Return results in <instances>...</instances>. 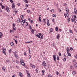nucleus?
Masks as SVG:
<instances>
[{
    "mask_svg": "<svg viewBox=\"0 0 77 77\" xmlns=\"http://www.w3.org/2000/svg\"><path fill=\"white\" fill-rule=\"evenodd\" d=\"M20 62L21 63V64L23 66H24V65H25V63L24 62V61L22 59H21L20 60Z\"/></svg>",
    "mask_w": 77,
    "mask_h": 77,
    "instance_id": "f257e3e1",
    "label": "nucleus"
},
{
    "mask_svg": "<svg viewBox=\"0 0 77 77\" xmlns=\"http://www.w3.org/2000/svg\"><path fill=\"white\" fill-rule=\"evenodd\" d=\"M56 56V55H54L53 56V58L54 59V60L55 62H56L57 60Z\"/></svg>",
    "mask_w": 77,
    "mask_h": 77,
    "instance_id": "f03ea898",
    "label": "nucleus"
},
{
    "mask_svg": "<svg viewBox=\"0 0 77 77\" xmlns=\"http://www.w3.org/2000/svg\"><path fill=\"white\" fill-rule=\"evenodd\" d=\"M3 51H2V53H4V54H5V55H6V54L5 52V51H6V49L5 48H3Z\"/></svg>",
    "mask_w": 77,
    "mask_h": 77,
    "instance_id": "7ed1b4c3",
    "label": "nucleus"
},
{
    "mask_svg": "<svg viewBox=\"0 0 77 77\" xmlns=\"http://www.w3.org/2000/svg\"><path fill=\"white\" fill-rule=\"evenodd\" d=\"M77 18V17L76 16H73V17H72V19L74 20H76V19Z\"/></svg>",
    "mask_w": 77,
    "mask_h": 77,
    "instance_id": "20e7f679",
    "label": "nucleus"
},
{
    "mask_svg": "<svg viewBox=\"0 0 77 77\" xmlns=\"http://www.w3.org/2000/svg\"><path fill=\"white\" fill-rule=\"evenodd\" d=\"M46 64L45 62V61H43L42 62V65H43V66H44L45 67L46 66Z\"/></svg>",
    "mask_w": 77,
    "mask_h": 77,
    "instance_id": "39448f33",
    "label": "nucleus"
},
{
    "mask_svg": "<svg viewBox=\"0 0 77 77\" xmlns=\"http://www.w3.org/2000/svg\"><path fill=\"white\" fill-rule=\"evenodd\" d=\"M30 66H31V67L33 69H35V65H33V64H30Z\"/></svg>",
    "mask_w": 77,
    "mask_h": 77,
    "instance_id": "423d86ee",
    "label": "nucleus"
},
{
    "mask_svg": "<svg viewBox=\"0 0 77 77\" xmlns=\"http://www.w3.org/2000/svg\"><path fill=\"white\" fill-rule=\"evenodd\" d=\"M22 20V21H21V24L22 26H24V25H23V24H24L25 23V22H24V20Z\"/></svg>",
    "mask_w": 77,
    "mask_h": 77,
    "instance_id": "0eeeda50",
    "label": "nucleus"
},
{
    "mask_svg": "<svg viewBox=\"0 0 77 77\" xmlns=\"http://www.w3.org/2000/svg\"><path fill=\"white\" fill-rule=\"evenodd\" d=\"M74 13L75 14H77V10L76 8H74Z\"/></svg>",
    "mask_w": 77,
    "mask_h": 77,
    "instance_id": "6e6552de",
    "label": "nucleus"
},
{
    "mask_svg": "<svg viewBox=\"0 0 77 77\" xmlns=\"http://www.w3.org/2000/svg\"><path fill=\"white\" fill-rule=\"evenodd\" d=\"M47 25L48 26H50V23H49V20H48V19H47Z\"/></svg>",
    "mask_w": 77,
    "mask_h": 77,
    "instance_id": "1a4fd4ad",
    "label": "nucleus"
},
{
    "mask_svg": "<svg viewBox=\"0 0 77 77\" xmlns=\"http://www.w3.org/2000/svg\"><path fill=\"white\" fill-rule=\"evenodd\" d=\"M66 11L67 14H68L69 12V9L68 8H66Z\"/></svg>",
    "mask_w": 77,
    "mask_h": 77,
    "instance_id": "9d476101",
    "label": "nucleus"
},
{
    "mask_svg": "<svg viewBox=\"0 0 77 77\" xmlns=\"http://www.w3.org/2000/svg\"><path fill=\"white\" fill-rule=\"evenodd\" d=\"M6 10L7 11V12H9L10 11H9V8H8L7 7V6L6 7Z\"/></svg>",
    "mask_w": 77,
    "mask_h": 77,
    "instance_id": "9b49d317",
    "label": "nucleus"
},
{
    "mask_svg": "<svg viewBox=\"0 0 77 77\" xmlns=\"http://www.w3.org/2000/svg\"><path fill=\"white\" fill-rule=\"evenodd\" d=\"M67 48L66 49L67 52L69 53L70 51V50L68 47H67Z\"/></svg>",
    "mask_w": 77,
    "mask_h": 77,
    "instance_id": "f8f14e48",
    "label": "nucleus"
},
{
    "mask_svg": "<svg viewBox=\"0 0 77 77\" xmlns=\"http://www.w3.org/2000/svg\"><path fill=\"white\" fill-rule=\"evenodd\" d=\"M3 34L1 32H0V38H2V36Z\"/></svg>",
    "mask_w": 77,
    "mask_h": 77,
    "instance_id": "ddd939ff",
    "label": "nucleus"
},
{
    "mask_svg": "<svg viewBox=\"0 0 77 77\" xmlns=\"http://www.w3.org/2000/svg\"><path fill=\"white\" fill-rule=\"evenodd\" d=\"M15 6L14 5V3H13L12 6V8H15Z\"/></svg>",
    "mask_w": 77,
    "mask_h": 77,
    "instance_id": "4468645a",
    "label": "nucleus"
},
{
    "mask_svg": "<svg viewBox=\"0 0 77 77\" xmlns=\"http://www.w3.org/2000/svg\"><path fill=\"white\" fill-rule=\"evenodd\" d=\"M19 76L20 77H22V74L21 72H19Z\"/></svg>",
    "mask_w": 77,
    "mask_h": 77,
    "instance_id": "2eb2a0df",
    "label": "nucleus"
},
{
    "mask_svg": "<svg viewBox=\"0 0 77 77\" xmlns=\"http://www.w3.org/2000/svg\"><path fill=\"white\" fill-rule=\"evenodd\" d=\"M20 17H21V20H23V19L24 18V17L23 15H21L20 16Z\"/></svg>",
    "mask_w": 77,
    "mask_h": 77,
    "instance_id": "dca6fc26",
    "label": "nucleus"
},
{
    "mask_svg": "<svg viewBox=\"0 0 77 77\" xmlns=\"http://www.w3.org/2000/svg\"><path fill=\"white\" fill-rule=\"evenodd\" d=\"M57 38L58 39H59V38H60V34H58L57 35Z\"/></svg>",
    "mask_w": 77,
    "mask_h": 77,
    "instance_id": "f3484780",
    "label": "nucleus"
},
{
    "mask_svg": "<svg viewBox=\"0 0 77 77\" xmlns=\"http://www.w3.org/2000/svg\"><path fill=\"white\" fill-rule=\"evenodd\" d=\"M74 67H76L77 66V63H74Z\"/></svg>",
    "mask_w": 77,
    "mask_h": 77,
    "instance_id": "a211bd4d",
    "label": "nucleus"
},
{
    "mask_svg": "<svg viewBox=\"0 0 77 77\" xmlns=\"http://www.w3.org/2000/svg\"><path fill=\"white\" fill-rule=\"evenodd\" d=\"M67 54H68V56H69V57H71V54L69 52H67Z\"/></svg>",
    "mask_w": 77,
    "mask_h": 77,
    "instance_id": "6ab92c4d",
    "label": "nucleus"
},
{
    "mask_svg": "<svg viewBox=\"0 0 77 77\" xmlns=\"http://www.w3.org/2000/svg\"><path fill=\"white\" fill-rule=\"evenodd\" d=\"M10 45L12 46H13L14 45V43L13 42H12L10 43Z\"/></svg>",
    "mask_w": 77,
    "mask_h": 77,
    "instance_id": "aec40b11",
    "label": "nucleus"
},
{
    "mask_svg": "<svg viewBox=\"0 0 77 77\" xmlns=\"http://www.w3.org/2000/svg\"><path fill=\"white\" fill-rule=\"evenodd\" d=\"M72 74H73V75H75L76 74V72L75 71H73V72H72Z\"/></svg>",
    "mask_w": 77,
    "mask_h": 77,
    "instance_id": "412c9836",
    "label": "nucleus"
},
{
    "mask_svg": "<svg viewBox=\"0 0 77 77\" xmlns=\"http://www.w3.org/2000/svg\"><path fill=\"white\" fill-rule=\"evenodd\" d=\"M34 29H32L31 30V32L33 34H34Z\"/></svg>",
    "mask_w": 77,
    "mask_h": 77,
    "instance_id": "4be33fe9",
    "label": "nucleus"
},
{
    "mask_svg": "<svg viewBox=\"0 0 77 77\" xmlns=\"http://www.w3.org/2000/svg\"><path fill=\"white\" fill-rule=\"evenodd\" d=\"M55 30L57 32L58 30V27H57V26L56 27Z\"/></svg>",
    "mask_w": 77,
    "mask_h": 77,
    "instance_id": "5701e85b",
    "label": "nucleus"
},
{
    "mask_svg": "<svg viewBox=\"0 0 77 77\" xmlns=\"http://www.w3.org/2000/svg\"><path fill=\"white\" fill-rule=\"evenodd\" d=\"M16 63L17 64H19V62L18 60H16Z\"/></svg>",
    "mask_w": 77,
    "mask_h": 77,
    "instance_id": "b1692460",
    "label": "nucleus"
},
{
    "mask_svg": "<svg viewBox=\"0 0 77 77\" xmlns=\"http://www.w3.org/2000/svg\"><path fill=\"white\" fill-rule=\"evenodd\" d=\"M53 17H56V15L55 14H53Z\"/></svg>",
    "mask_w": 77,
    "mask_h": 77,
    "instance_id": "393cba45",
    "label": "nucleus"
},
{
    "mask_svg": "<svg viewBox=\"0 0 77 77\" xmlns=\"http://www.w3.org/2000/svg\"><path fill=\"white\" fill-rule=\"evenodd\" d=\"M52 47H54L55 46V44L54 43L52 45Z\"/></svg>",
    "mask_w": 77,
    "mask_h": 77,
    "instance_id": "a878e982",
    "label": "nucleus"
},
{
    "mask_svg": "<svg viewBox=\"0 0 77 77\" xmlns=\"http://www.w3.org/2000/svg\"><path fill=\"white\" fill-rule=\"evenodd\" d=\"M12 51V50L11 49H10L9 50V52L11 54V52Z\"/></svg>",
    "mask_w": 77,
    "mask_h": 77,
    "instance_id": "bb28decb",
    "label": "nucleus"
},
{
    "mask_svg": "<svg viewBox=\"0 0 77 77\" xmlns=\"http://www.w3.org/2000/svg\"><path fill=\"white\" fill-rule=\"evenodd\" d=\"M35 35L37 36L39 38H40V37L38 35Z\"/></svg>",
    "mask_w": 77,
    "mask_h": 77,
    "instance_id": "cd10ccee",
    "label": "nucleus"
},
{
    "mask_svg": "<svg viewBox=\"0 0 77 77\" xmlns=\"http://www.w3.org/2000/svg\"><path fill=\"white\" fill-rule=\"evenodd\" d=\"M30 12V10H28L27 11V12L28 13H29V12Z\"/></svg>",
    "mask_w": 77,
    "mask_h": 77,
    "instance_id": "c85d7f7f",
    "label": "nucleus"
},
{
    "mask_svg": "<svg viewBox=\"0 0 77 77\" xmlns=\"http://www.w3.org/2000/svg\"><path fill=\"white\" fill-rule=\"evenodd\" d=\"M14 39V40L15 41V42L16 44H17V41L16 40H15V39Z\"/></svg>",
    "mask_w": 77,
    "mask_h": 77,
    "instance_id": "c756f323",
    "label": "nucleus"
},
{
    "mask_svg": "<svg viewBox=\"0 0 77 77\" xmlns=\"http://www.w3.org/2000/svg\"><path fill=\"white\" fill-rule=\"evenodd\" d=\"M20 22V19L19 18V19H18L17 20V23H19Z\"/></svg>",
    "mask_w": 77,
    "mask_h": 77,
    "instance_id": "7c9ffc66",
    "label": "nucleus"
},
{
    "mask_svg": "<svg viewBox=\"0 0 77 77\" xmlns=\"http://www.w3.org/2000/svg\"><path fill=\"white\" fill-rule=\"evenodd\" d=\"M13 29L14 31L16 29H17V28H16V27H15V28H14V27H13Z\"/></svg>",
    "mask_w": 77,
    "mask_h": 77,
    "instance_id": "2f4dec72",
    "label": "nucleus"
},
{
    "mask_svg": "<svg viewBox=\"0 0 77 77\" xmlns=\"http://www.w3.org/2000/svg\"><path fill=\"white\" fill-rule=\"evenodd\" d=\"M45 72V70H42V74H44Z\"/></svg>",
    "mask_w": 77,
    "mask_h": 77,
    "instance_id": "473e14b6",
    "label": "nucleus"
},
{
    "mask_svg": "<svg viewBox=\"0 0 77 77\" xmlns=\"http://www.w3.org/2000/svg\"><path fill=\"white\" fill-rule=\"evenodd\" d=\"M66 58L65 57L63 59V60L64 62L66 61Z\"/></svg>",
    "mask_w": 77,
    "mask_h": 77,
    "instance_id": "72a5a7b5",
    "label": "nucleus"
},
{
    "mask_svg": "<svg viewBox=\"0 0 77 77\" xmlns=\"http://www.w3.org/2000/svg\"><path fill=\"white\" fill-rule=\"evenodd\" d=\"M69 32H70V33H73L72 31V30H71V29H69Z\"/></svg>",
    "mask_w": 77,
    "mask_h": 77,
    "instance_id": "f704fd0d",
    "label": "nucleus"
},
{
    "mask_svg": "<svg viewBox=\"0 0 77 77\" xmlns=\"http://www.w3.org/2000/svg\"><path fill=\"white\" fill-rule=\"evenodd\" d=\"M68 22L70 21V18H69V17H68Z\"/></svg>",
    "mask_w": 77,
    "mask_h": 77,
    "instance_id": "c9c22d12",
    "label": "nucleus"
},
{
    "mask_svg": "<svg viewBox=\"0 0 77 77\" xmlns=\"http://www.w3.org/2000/svg\"><path fill=\"white\" fill-rule=\"evenodd\" d=\"M25 2L26 3H27L28 2V1L27 0H25Z\"/></svg>",
    "mask_w": 77,
    "mask_h": 77,
    "instance_id": "e433bc0d",
    "label": "nucleus"
},
{
    "mask_svg": "<svg viewBox=\"0 0 77 77\" xmlns=\"http://www.w3.org/2000/svg\"><path fill=\"white\" fill-rule=\"evenodd\" d=\"M2 69L4 70H5V67H2Z\"/></svg>",
    "mask_w": 77,
    "mask_h": 77,
    "instance_id": "4c0bfd02",
    "label": "nucleus"
},
{
    "mask_svg": "<svg viewBox=\"0 0 77 77\" xmlns=\"http://www.w3.org/2000/svg\"><path fill=\"white\" fill-rule=\"evenodd\" d=\"M54 20V19L53 18L52 20V22L54 23L55 22Z\"/></svg>",
    "mask_w": 77,
    "mask_h": 77,
    "instance_id": "58836bf2",
    "label": "nucleus"
},
{
    "mask_svg": "<svg viewBox=\"0 0 77 77\" xmlns=\"http://www.w3.org/2000/svg\"><path fill=\"white\" fill-rule=\"evenodd\" d=\"M71 20H72V21L73 22H74V19H72V18H71Z\"/></svg>",
    "mask_w": 77,
    "mask_h": 77,
    "instance_id": "ea45409f",
    "label": "nucleus"
},
{
    "mask_svg": "<svg viewBox=\"0 0 77 77\" xmlns=\"http://www.w3.org/2000/svg\"><path fill=\"white\" fill-rule=\"evenodd\" d=\"M5 7V6H4L3 5L2 6V9H3Z\"/></svg>",
    "mask_w": 77,
    "mask_h": 77,
    "instance_id": "a19ab883",
    "label": "nucleus"
},
{
    "mask_svg": "<svg viewBox=\"0 0 77 77\" xmlns=\"http://www.w3.org/2000/svg\"><path fill=\"white\" fill-rule=\"evenodd\" d=\"M57 60H59V56H57Z\"/></svg>",
    "mask_w": 77,
    "mask_h": 77,
    "instance_id": "79ce46f5",
    "label": "nucleus"
},
{
    "mask_svg": "<svg viewBox=\"0 0 77 77\" xmlns=\"http://www.w3.org/2000/svg\"><path fill=\"white\" fill-rule=\"evenodd\" d=\"M51 11L52 12H54V10H53H53H51Z\"/></svg>",
    "mask_w": 77,
    "mask_h": 77,
    "instance_id": "37998d69",
    "label": "nucleus"
},
{
    "mask_svg": "<svg viewBox=\"0 0 77 77\" xmlns=\"http://www.w3.org/2000/svg\"><path fill=\"white\" fill-rule=\"evenodd\" d=\"M29 29H32V26H31V25H29Z\"/></svg>",
    "mask_w": 77,
    "mask_h": 77,
    "instance_id": "c03bdc74",
    "label": "nucleus"
},
{
    "mask_svg": "<svg viewBox=\"0 0 77 77\" xmlns=\"http://www.w3.org/2000/svg\"><path fill=\"white\" fill-rule=\"evenodd\" d=\"M70 50L71 51H72L73 50V48H70Z\"/></svg>",
    "mask_w": 77,
    "mask_h": 77,
    "instance_id": "a18cd8bd",
    "label": "nucleus"
},
{
    "mask_svg": "<svg viewBox=\"0 0 77 77\" xmlns=\"http://www.w3.org/2000/svg\"><path fill=\"white\" fill-rule=\"evenodd\" d=\"M29 54H31V53H30L31 51H30V50L29 49Z\"/></svg>",
    "mask_w": 77,
    "mask_h": 77,
    "instance_id": "49530a36",
    "label": "nucleus"
},
{
    "mask_svg": "<svg viewBox=\"0 0 77 77\" xmlns=\"http://www.w3.org/2000/svg\"><path fill=\"white\" fill-rule=\"evenodd\" d=\"M13 27L14 28V27L15 26V23H13Z\"/></svg>",
    "mask_w": 77,
    "mask_h": 77,
    "instance_id": "de8ad7c7",
    "label": "nucleus"
},
{
    "mask_svg": "<svg viewBox=\"0 0 77 77\" xmlns=\"http://www.w3.org/2000/svg\"><path fill=\"white\" fill-rule=\"evenodd\" d=\"M17 5L18 6H20V4L19 2L17 4Z\"/></svg>",
    "mask_w": 77,
    "mask_h": 77,
    "instance_id": "09e8293b",
    "label": "nucleus"
},
{
    "mask_svg": "<svg viewBox=\"0 0 77 77\" xmlns=\"http://www.w3.org/2000/svg\"><path fill=\"white\" fill-rule=\"evenodd\" d=\"M43 38V35H42L41 37V39H42Z\"/></svg>",
    "mask_w": 77,
    "mask_h": 77,
    "instance_id": "8fccbe9b",
    "label": "nucleus"
},
{
    "mask_svg": "<svg viewBox=\"0 0 77 77\" xmlns=\"http://www.w3.org/2000/svg\"><path fill=\"white\" fill-rule=\"evenodd\" d=\"M58 10H59V12H61V10L60 9V8H58Z\"/></svg>",
    "mask_w": 77,
    "mask_h": 77,
    "instance_id": "3c124183",
    "label": "nucleus"
},
{
    "mask_svg": "<svg viewBox=\"0 0 77 77\" xmlns=\"http://www.w3.org/2000/svg\"><path fill=\"white\" fill-rule=\"evenodd\" d=\"M38 35H39V36H41V35H42V34L41 33H39Z\"/></svg>",
    "mask_w": 77,
    "mask_h": 77,
    "instance_id": "603ef678",
    "label": "nucleus"
},
{
    "mask_svg": "<svg viewBox=\"0 0 77 77\" xmlns=\"http://www.w3.org/2000/svg\"><path fill=\"white\" fill-rule=\"evenodd\" d=\"M26 6L27 7H28L29 6V4H26Z\"/></svg>",
    "mask_w": 77,
    "mask_h": 77,
    "instance_id": "864d4df0",
    "label": "nucleus"
},
{
    "mask_svg": "<svg viewBox=\"0 0 77 77\" xmlns=\"http://www.w3.org/2000/svg\"><path fill=\"white\" fill-rule=\"evenodd\" d=\"M52 28H51L50 29V32H52Z\"/></svg>",
    "mask_w": 77,
    "mask_h": 77,
    "instance_id": "5fc2aeb1",
    "label": "nucleus"
},
{
    "mask_svg": "<svg viewBox=\"0 0 77 77\" xmlns=\"http://www.w3.org/2000/svg\"><path fill=\"white\" fill-rule=\"evenodd\" d=\"M59 55L60 56H61V53H60V52L59 53Z\"/></svg>",
    "mask_w": 77,
    "mask_h": 77,
    "instance_id": "6e6d98bb",
    "label": "nucleus"
},
{
    "mask_svg": "<svg viewBox=\"0 0 77 77\" xmlns=\"http://www.w3.org/2000/svg\"><path fill=\"white\" fill-rule=\"evenodd\" d=\"M35 71H36V73H38V70L37 69H36V70H35Z\"/></svg>",
    "mask_w": 77,
    "mask_h": 77,
    "instance_id": "4d7b16f0",
    "label": "nucleus"
},
{
    "mask_svg": "<svg viewBox=\"0 0 77 77\" xmlns=\"http://www.w3.org/2000/svg\"><path fill=\"white\" fill-rule=\"evenodd\" d=\"M24 55L26 56V53L25 52L24 53Z\"/></svg>",
    "mask_w": 77,
    "mask_h": 77,
    "instance_id": "13d9d810",
    "label": "nucleus"
},
{
    "mask_svg": "<svg viewBox=\"0 0 77 77\" xmlns=\"http://www.w3.org/2000/svg\"><path fill=\"white\" fill-rule=\"evenodd\" d=\"M2 10H1V8L0 7V12H2Z\"/></svg>",
    "mask_w": 77,
    "mask_h": 77,
    "instance_id": "bf43d9fd",
    "label": "nucleus"
},
{
    "mask_svg": "<svg viewBox=\"0 0 77 77\" xmlns=\"http://www.w3.org/2000/svg\"><path fill=\"white\" fill-rule=\"evenodd\" d=\"M57 75H59V72H58V71H57Z\"/></svg>",
    "mask_w": 77,
    "mask_h": 77,
    "instance_id": "052dcab7",
    "label": "nucleus"
},
{
    "mask_svg": "<svg viewBox=\"0 0 77 77\" xmlns=\"http://www.w3.org/2000/svg\"><path fill=\"white\" fill-rule=\"evenodd\" d=\"M45 19H43V20H42L43 22V23H44V22H45Z\"/></svg>",
    "mask_w": 77,
    "mask_h": 77,
    "instance_id": "680f3d73",
    "label": "nucleus"
},
{
    "mask_svg": "<svg viewBox=\"0 0 77 77\" xmlns=\"http://www.w3.org/2000/svg\"><path fill=\"white\" fill-rule=\"evenodd\" d=\"M28 75H29V76H28L29 77H30V74L29 73H28Z\"/></svg>",
    "mask_w": 77,
    "mask_h": 77,
    "instance_id": "e2e57ef3",
    "label": "nucleus"
},
{
    "mask_svg": "<svg viewBox=\"0 0 77 77\" xmlns=\"http://www.w3.org/2000/svg\"><path fill=\"white\" fill-rule=\"evenodd\" d=\"M6 62H9V60H6Z\"/></svg>",
    "mask_w": 77,
    "mask_h": 77,
    "instance_id": "0e129e2a",
    "label": "nucleus"
},
{
    "mask_svg": "<svg viewBox=\"0 0 77 77\" xmlns=\"http://www.w3.org/2000/svg\"><path fill=\"white\" fill-rule=\"evenodd\" d=\"M74 57H75V58L76 59H77V57H76V56H74Z\"/></svg>",
    "mask_w": 77,
    "mask_h": 77,
    "instance_id": "69168bd1",
    "label": "nucleus"
},
{
    "mask_svg": "<svg viewBox=\"0 0 77 77\" xmlns=\"http://www.w3.org/2000/svg\"><path fill=\"white\" fill-rule=\"evenodd\" d=\"M26 43H30V42H26Z\"/></svg>",
    "mask_w": 77,
    "mask_h": 77,
    "instance_id": "338daca9",
    "label": "nucleus"
},
{
    "mask_svg": "<svg viewBox=\"0 0 77 77\" xmlns=\"http://www.w3.org/2000/svg\"><path fill=\"white\" fill-rule=\"evenodd\" d=\"M39 21L40 22H42V20H41V19H39Z\"/></svg>",
    "mask_w": 77,
    "mask_h": 77,
    "instance_id": "774afa93",
    "label": "nucleus"
}]
</instances>
